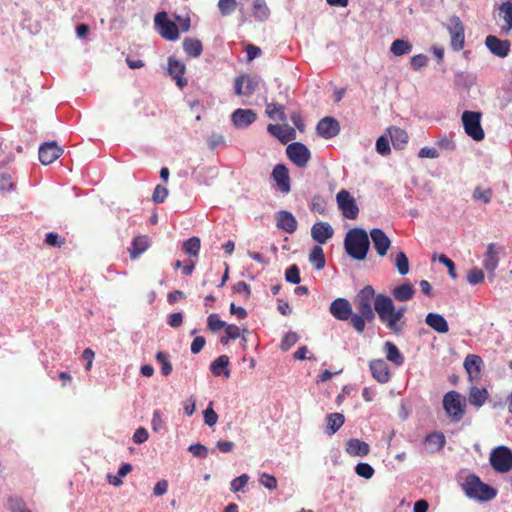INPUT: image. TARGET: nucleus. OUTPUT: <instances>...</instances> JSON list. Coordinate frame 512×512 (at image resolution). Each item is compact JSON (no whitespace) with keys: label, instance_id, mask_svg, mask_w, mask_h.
Returning <instances> with one entry per match:
<instances>
[{"label":"nucleus","instance_id":"obj_55","mask_svg":"<svg viewBox=\"0 0 512 512\" xmlns=\"http://www.w3.org/2000/svg\"><path fill=\"white\" fill-rule=\"evenodd\" d=\"M168 196V189L162 185H157L153 191L152 200L155 203H163Z\"/></svg>","mask_w":512,"mask_h":512},{"label":"nucleus","instance_id":"obj_36","mask_svg":"<svg viewBox=\"0 0 512 512\" xmlns=\"http://www.w3.org/2000/svg\"><path fill=\"white\" fill-rule=\"evenodd\" d=\"M498 15L505 22L506 30L512 29V3L510 1L500 5Z\"/></svg>","mask_w":512,"mask_h":512},{"label":"nucleus","instance_id":"obj_51","mask_svg":"<svg viewBox=\"0 0 512 512\" xmlns=\"http://www.w3.org/2000/svg\"><path fill=\"white\" fill-rule=\"evenodd\" d=\"M355 472L358 476L370 479L374 475V468L368 463H358L355 467Z\"/></svg>","mask_w":512,"mask_h":512},{"label":"nucleus","instance_id":"obj_62","mask_svg":"<svg viewBox=\"0 0 512 512\" xmlns=\"http://www.w3.org/2000/svg\"><path fill=\"white\" fill-rule=\"evenodd\" d=\"M439 262L444 264L446 268H448L449 275L453 279L457 278V274L455 272V264L450 258H448L445 254H441L439 256Z\"/></svg>","mask_w":512,"mask_h":512},{"label":"nucleus","instance_id":"obj_28","mask_svg":"<svg viewBox=\"0 0 512 512\" xmlns=\"http://www.w3.org/2000/svg\"><path fill=\"white\" fill-rule=\"evenodd\" d=\"M267 131L278 138L282 143H286L295 136L293 128H284L278 124H269L267 126Z\"/></svg>","mask_w":512,"mask_h":512},{"label":"nucleus","instance_id":"obj_19","mask_svg":"<svg viewBox=\"0 0 512 512\" xmlns=\"http://www.w3.org/2000/svg\"><path fill=\"white\" fill-rule=\"evenodd\" d=\"M333 234L334 230L328 222H317L311 228L312 238L319 244H325Z\"/></svg>","mask_w":512,"mask_h":512},{"label":"nucleus","instance_id":"obj_33","mask_svg":"<svg viewBox=\"0 0 512 512\" xmlns=\"http://www.w3.org/2000/svg\"><path fill=\"white\" fill-rule=\"evenodd\" d=\"M388 131L394 148L402 149L408 142V134L405 130L399 127H392Z\"/></svg>","mask_w":512,"mask_h":512},{"label":"nucleus","instance_id":"obj_43","mask_svg":"<svg viewBox=\"0 0 512 512\" xmlns=\"http://www.w3.org/2000/svg\"><path fill=\"white\" fill-rule=\"evenodd\" d=\"M7 506L10 512H32L27 508L25 501L22 498L16 496L8 498Z\"/></svg>","mask_w":512,"mask_h":512},{"label":"nucleus","instance_id":"obj_37","mask_svg":"<svg viewBox=\"0 0 512 512\" xmlns=\"http://www.w3.org/2000/svg\"><path fill=\"white\" fill-rule=\"evenodd\" d=\"M488 397V392L486 389L472 388L469 394V402L470 404L481 407L484 405Z\"/></svg>","mask_w":512,"mask_h":512},{"label":"nucleus","instance_id":"obj_45","mask_svg":"<svg viewBox=\"0 0 512 512\" xmlns=\"http://www.w3.org/2000/svg\"><path fill=\"white\" fill-rule=\"evenodd\" d=\"M395 265L400 275L404 276L409 272V261L404 252L396 254Z\"/></svg>","mask_w":512,"mask_h":512},{"label":"nucleus","instance_id":"obj_5","mask_svg":"<svg viewBox=\"0 0 512 512\" xmlns=\"http://www.w3.org/2000/svg\"><path fill=\"white\" fill-rule=\"evenodd\" d=\"M481 113L475 111H464L462 122L465 133L475 141H481L485 137L484 130L480 123Z\"/></svg>","mask_w":512,"mask_h":512},{"label":"nucleus","instance_id":"obj_52","mask_svg":"<svg viewBox=\"0 0 512 512\" xmlns=\"http://www.w3.org/2000/svg\"><path fill=\"white\" fill-rule=\"evenodd\" d=\"M207 326L212 331H219L222 328H225L226 323L222 321L218 314H211L207 318Z\"/></svg>","mask_w":512,"mask_h":512},{"label":"nucleus","instance_id":"obj_9","mask_svg":"<svg viewBox=\"0 0 512 512\" xmlns=\"http://www.w3.org/2000/svg\"><path fill=\"white\" fill-rule=\"evenodd\" d=\"M329 312L340 321H352L354 315L351 303L346 298H337L331 302Z\"/></svg>","mask_w":512,"mask_h":512},{"label":"nucleus","instance_id":"obj_30","mask_svg":"<svg viewBox=\"0 0 512 512\" xmlns=\"http://www.w3.org/2000/svg\"><path fill=\"white\" fill-rule=\"evenodd\" d=\"M149 238L145 235L137 236L133 239L132 247L129 249L131 259H136L144 253L149 247Z\"/></svg>","mask_w":512,"mask_h":512},{"label":"nucleus","instance_id":"obj_31","mask_svg":"<svg viewBox=\"0 0 512 512\" xmlns=\"http://www.w3.org/2000/svg\"><path fill=\"white\" fill-rule=\"evenodd\" d=\"M228 365L229 357L227 355H221L211 363L210 370L214 376L224 375L229 377L230 371L227 369Z\"/></svg>","mask_w":512,"mask_h":512},{"label":"nucleus","instance_id":"obj_21","mask_svg":"<svg viewBox=\"0 0 512 512\" xmlns=\"http://www.w3.org/2000/svg\"><path fill=\"white\" fill-rule=\"evenodd\" d=\"M345 451L350 456L365 457L370 452V446L365 441L357 438H351L345 444Z\"/></svg>","mask_w":512,"mask_h":512},{"label":"nucleus","instance_id":"obj_44","mask_svg":"<svg viewBox=\"0 0 512 512\" xmlns=\"http://www.w3.org/2000/svg\"><path fill=\"white\" fill-rule=\"evenodd\" d=\"M238 2L237 0H219L218 1V9L222 16L231 15L237 8Z\"/></svg>","mask_w":512,"mask_h":512},{"label":"nucleus","instance_id":"obj_22","mask_svg":"<svg viewBox=\"0 0 512 512\" xmlns=\"http://www.w3.org/2000/svg\"><path fill=\"white\" fill-rule=\"evenodd\" d=\"M297 220L288 211H280L277 215V227L283 231L292 234L297 230Z\"/></svg>","mask_w":512,"mask_h":512},{"label":"nucleus","instance_id":"obj_3","mask_svg":"<svg viewBox=\"0 0 512 512\" xmlns=\"http://www.w3.org/2000/svg\"><path fill=\"white\" fill-rule=\"evenodd\" d=\"M463 489L469 497L477 498L481 501H489L496 496L495 489L483 483L475 475H470L466 478Z\"/></svg>","mask_w":512,"mask_h":512},{"label":"nucleus","instance_id":"obj_50","mask_svg":"<svg viewBox=\"0 0 512 512\" xmlns=\"http://www.w3.org/2000/svg\"><path fill=\"white\" fill-rule=\"evenodd\" d=\"M299 340V336L296 332H288L286 333V335L283 337L282 341H281V349L283 351H287L289 350L293 345H295Z\"/></svg>","mask_w":512,"mask_h":512},{"label":"nucleus","instance_id":"obj_27","mask_svg":"<svg viewBox=\"0 0 512 512\" xmlns=\"http://www.w3.org/2000/svg\"><path fill=\"white\" fill-rule=\"evenodd\" d=\"M383 351L385 352L386 359L395 366H401L404 363V356L398 349V347L390 341L384 343Z\"/></svg>","mask_w":512,"mask_h":512},{"label":"nucleus","instance_id":"obj_61","mask_svg":"<svg viewBox=\"0 0 512 512\" xmlns=\"http://www.w3.org/2000/svg\"><path fill=\"white\" fill-rule=\"evenodd\" d=\"M447 29L450 32H464L461 20L457 16H451L447 22Z\"/></svg>","mask_w":512,"mask_h":512},{"label":"nucleus","instance_id":"obj_46","mask_svg":"<svg viewBox=\"0 0 512 512\" xmlns=\"http://www.w3.org/2000/svg\"><path fill=\"white\" fill-rule=\"evenodd\" d=\"M177 24V31L178 32H188L190 29V16L188 13L185 14H175L174 20Z\"/></svg>","mask_w":512,"mask_h":512},{"label":"nucleus","instance_id":"obj_18","mask_svg":"<svg viewBox=\"0 0 512 512\" xmlns=\"http://www.w3.org/2000/svg\"><path fill=\"white\" fill-rule=\"evenodd\" d=\"M499 260L500 259H499L498 252L496 249V244L495 243L488 244L482 265H483L484 269L490 274V276H489L490 279H493L495 276L494 271L498 267Z\"/></svg>","mask_w":512,"mask_h":512},{"label":"nucleus","instance_id":"obj_47","mask_svg":"<svg viewBox=\"0 0 512 512\" xmlns=\"http://www.w3.org/2000/svg\"><path fill=\"white\" fill-rule=\"evenodd\" d=\"M156 360L161 364V373L168 376L172 372V364L168 359V355L162 351L156 353Z\"/></svg>","mask_w":512,"mask_h":512},{"label":"nucleus","instance_id":"obj_14","mask_svg":"<svg viewBox=\"0 0 512 512\" xmlns=\"http://www.w3.org/2000/svg\"><path fill=\"white\" fill-rule=\"evenodd\" d=\"M370 237L377 254L381 257L385 256L391 246V241L388 236L382 229L374 228L370 231Z\"/></svg>","mask_w":512,"mask_h":512},{"label":"nucleus","instance_id":"obj_26","mask_svg":"<svg viewBox=\"0 0 512 512\" xmlns=\"http://www.w3.org/2000/svg\"><path fill=\"white\" fill-rule=\"evenodd\" d=\"M425 322L438 333H447L449 331L446 319L438 313H428L426 315Z\"/></svg>","mask_w":512,"mask_h":512},{"label":"nucleus","instance_id":"obj_48","mask_svg":"<svg viewBox=\"0 0 512 512\" xmlns=\"http://www.w3.org/2000/svg\"><path fill=\"white\" fill-rule=\"evenodd\" d=\"M285 280L292 284H299L301 281L300 271L297 265L289 266L285 271Z\"/></svg>","mask_w":512,"mask_h":512},{"label":"nucleus","instance_id":"obj_15","mask_svg":"<svg viewBox=\"0 0 512 512\" xmlns=\"http://www.w3.org/2000/svg\"><path fill=\"white\" fill-rule=\"evenodd\" d=\"M272 178L276 182L278 189L282 193H289L291 190L290 177L287 167L283 164H277L272 171Z\"/></svg>","mask_w":512,"mask_h":512},{"label":"nucleus","instance_id":"obj_8","mask_svg":"<svg viewBox=\"0 0 512 512\" xmlns=\"http://www.w3.org/2000/svg\"><path fill=\"white\" fill-rule=\"evenodd\" d=\"M287 157L298 167L304 168L310 160L309 149L300 142H293L286 148Z\"/></svg>","mask_w":512,"mask_h":512},{"label":"nucleus","instance_id":"obj_57","mask_svg":"<svg viewBox=\"0 0 512 512\" xmlns=\"http://www.w3.org/2000/svg\"><path fill=\"white\" fill-rule=\"evenodd\" d=\"M428 63V58L424 54H418L411 58L410 65L414 70H420L425 67Z\"/></svg>","mask_w":512,"mask_h":512},{"label":"nucleus","instance_id":"obj_40","mask_svg":"<svg viewBox=\"0 0 512 512\" xmlns=\"http://www.w3.org/2000/svg\"><path fill=\"white\" fill-rule=\"evenodd\" d=\"M411 50H412V44H410L408 41H405L402 39H397V40L393 41V43L390 47V51L395 56H402L404 54H408L411 52Z\"/></svg>","mask_w":512,"mask_h":512},{"label":"nucleus","instance_id":"obj_20","mask_svg":"<svg viewBox=\"0 0 512 512\" xmlns=\"http://www.w3.org/2000/svg\"><path fill=\"white\" fill-rule=\"evenodd\" d=\"M168 72L176 80L177 85L183 88L187 85V80L183 78L185 65L174 57L168 59Z\"/></svg>","mask_w":512,"mask_h":512},{"label":"nucleus","instance_id":"obj_49","mask_svg":"<svg viewBox=\"0 0 512 512\" xmlns=\"http://www.w3.org/2000/svg\"><path fill=\"white\" fill-rule=\"evenodd\" d=\"M485 275L484 272L479 268L471 269L467 274V281L471 285H477L484 281Z\"/></svg>","mask_w":512,"mask_h":512},{"label":"nucleus","instance_id":"obj_56","mask_svg":"<svg viewBox=\"0 0 512 512\" xmlns=\"http://www.w3.org/2000/svg\"><path fill=\"white\" fill-rule=\"evenodd\" d=\"M249 477L247 474H242L239 477H236L231 482V491L238 492L242 490L248 483Z\"/></svg>","mask_w":512,"mask_h":512},{"label":"nucleus","instance_id":"obj_35","mask_svg":"<svg viewBox=\"0 0 512 512\" xmlns=\"http://www.w3.org/2000/svg\"><path fill=\"white\" fill-rule=\"evenodd\" d=\"M253 16L259 21H266L270 16V9L265 0H254L252 5Z\"/></svg>","mask_w":512,"mask_h":512},{"label":"nucleus","instance_id":"obj_23","mask_svg":"<svg viewBox=\"0 0 512 512\" xmlns=\"http://www.w3.org/2000/svg\"><path fill=\"white\" fill-rule=\"evenodd\" d=\"M154 25L160 32H178L176 22L171 20L165 11L158 12L155 15Z\"/></svg>","mask_w":512,"mask_h":512},{"label":"nucleus","instance_id":"obj_29","mask_svg":"<svg viewBox=\"0 0 512 512\" xmlns=\"http://www.w3.org/2000/svg\"><path fill=\"white\" fill-rule=\"evenodd\" d=\"M415 289L412 284L404 283L395 287L392 291L393 297L399 302H406L413 298Z\"/></svg>","mask_w":512,"mask_h":512},{"label":"nucleus","instance_id":"obj_64","mask_svg":"<svg viewBox=\"0 0 512 512\" xmlns=\"http://www.w3.org/2000/svg\"><path fill=\"white\" fill-rule=\"evenodd\" d=\"M233 291L238 294H243L246 298L250 296V286L245 281H239L233 286Z\"/></svg>","mask_w":512,"mask_h":512},{"label":"nucleus","instance_id":"obj_16","mask_svg":"<svg viewBox=\"0 0 512 512\" xmlns=\"http://www.w3.org/2000/svg\"><path fill=\"white\" fill-rule=\"evenodd\" d=\"M257 119V114L251 109H236L231 116L235 127L245 128L251 125Z\"/></svg>","mask_w":512,"mask_h":512},{"label":"nucleus","instance_id":"obj_53","mask_svg":"<svg viewBox=\"0 0 512 512\" xmlns=\"http://www.w3.org/2000/svg\"><path fill=\"white\" fill-rule=\"evenodd\" d=\"M45 243L49 246L61 248L65 245V238L60 237L57 233L49 232L45 236Z\"/></svg>","mask_w":512,"mask_h":512},{"label":"nucleus","instance_id":"obj_6","mask_svg":"<svg viewBox=\"0 0 512 512\" xmlns=\"http://www.w3.org/2000/svg\"><path fill=\"white\" fill-rule=\"evenodd\" d=\"M490 464L500 473L509 472L512 469V451L506 446L495 448L490 454Z\"/></svg>","mask_w":512,"mask_h":512},{"label":"nucleus","instance_id":"obj_17","mask_svg":"<svg viewBox=\"0 0 512 512\" xmlns=\"http://www.w3.org/2000/svg\"><path fill=\"white\" fill-rule=\"evenodd\" d=\"M487 48L496 56L504 58L510 51V42L508 40L498 39L490 34L485 41Z\"/></svg>","mask_w":512,"mask_h":512},{"label":"nucleus","instance_id":"obj_41","mask_svg":"<svg viewBox=\"0 0 512 512\" xmlns=\"http://www.w3.org/2000/svg\"><path fill=\"white\" fill-rule=\"evenodd\" d=\"M201 247L200 238L193 236L187 239L182 246L183 251L190 256H197Z\"/></svg>","mask_w":512,"mask_h":512},{"label":"nucleus","instance_id":"obj_59","mask_svg":"<svg viewBox=\"0 0 512 512\" xmlns=\"http://www.w3.org/2000/svg\"><path fill=\"white\" fill-rule=\"evenodd\" d=\"M259 481L269 490H275L277 488V479L273 475L263 473Z\"/></svg>","mask_w":512,"mask_h":512},{"label":"nucleus","instance_id":"obj_1","mask_svg":"<svg viewBox=\"0 0 512 512\" xmlns=\"http://www.w3.org/2000/svg\"><path fill=\"white\" fill-rule=\"evenodd\" d=\"M357 313H354L350 326L358 333H363L367 322L375 319V312L379 320L395 334L402 332L404 322L401 320L406 313L405 307L396 309L393 300L384 294L376 295L371 285L362 288L353 299Z\"/></svg>","mask_w":512,"mask_h":512},{"label":"nucleus","instance_id":"obj_39","mask_svg":"<svg viewBox=\"0 0 512 512\" xmlns=\"http://www.w3.org/2000/svg\"><path fill=\"white\" fill-rule=\"evenodd\" d=\"M309 260L317 270L323 269L326 263L323 249L320 246H314L310 252Z\"/></svg>","mask_w":512,"mask_h":512},{"label":"nucleus","instance_id":"obj_11","mask_svg":"<svg viewBox=\"0 0 512 512\" xmlns=\"http://www.w3.org/2000/svg\"><path fill=\"white\" fill-rule=\"evenodd\" d=\"M63 153V149L56 142H46L39 148V160L44 165H49L58 159Z\"/></svg>","mask_w":512,"mask_h":512},{"label":"nucleus","instance_id":"obj_12","mask_svg":"<svg viewBox=\"0 0 512 512\" xmlns=\"http://www.w3.org/2000/svg\"><path fill=\"white\" fill-rule=\"evenodd\" d=\"M372 377L379 383L384 384L390 380L391 373L388 364L383 359H374L369 363Z\"/></svg>","mask_w":512,"mask_h":512},{"label":"nucleus","instance_id":"obj_25","mask_svg":"<svg viewBox=\"0 0 512 512\" xmlns=\"http://www.w3.org/2000/svg\"><path fill=\"white\" fill-rule=\"evenodd\" d=\"M483 364L482 358L476 354H469L464 360V367L471 379L478 378L481 366Z\"/></svg>","mask_w":512,"mask_h":512},{"label":"nucleus","instance_id":"obj_2","mask_svg":"<svg viewBox=\"0 0 512 512\" xmlns=\"http://www.w3.org/2000/svg\"><path fill=\"white\" fill-rule=\"evenodd\" d=\"M346 253L353 259L362 261L367 257L370 247L369 236L362 228L350 229L344 239Z\"/></svg>","mask_w":512,"mask_h":512},{"label":"nucleus","instance_id":"obj_10","mask_svg":"<svg viewBox=\"0 0 512 512\" xmlns=\"http://www.w3.org/2000/svg\"><path fill=\"white\" fill-rule=\"evenodd\" d=\"M259 85V79L249 75H241L235 79V93L237 95H252Z\"/></svg>","mask_w":512,"mask_h":512},{"label":"nucleus","instance_id":"obj_63","mask_svg":"<svg viewBox=\"0 0 512 512\" xmlns=\"http://www.w3.org/2000/svg\"><path fill=\"white\" fill-rule=\"evenodd\" d=\"M217 420H218L217 413L211 407H208L204 411V422H205V424L210 426V427H212V426H214L217 423Z\"/></svg>","mask_w":512,"mask_h":512},{"label":"nucleus","instance_id":"obj_38","mask_svg":"<svg viewBox=\"0 0 512 512\" xmlns=\"http://www.w3.org/2000/svg\"><path fill=\"white\" fill-rule=\"evenodd\" d=\"M445 436L441 432H433L425 437V443L432 446L433 451L441 450L445 445Z\"/></svg>","mask_w":512,"mask_h":512},{"label":"nucleus","instance_id":"obj_54","mask_svg":"<svg viewBox=\"0 0 512 512\" xmlns=\"http://www.w3.org/2000/svg\"><path fill=\"white\" fill-rule=\"evenodd\" d=\"M492 195L493 191L491 188L481 190L480 187H477L473 192V198L476 200H482L484 203H489L492 199Z\"/></svg>","mask_w":512,"mask_h":512},{"label":"nucleus","instance_id":"obj_13","mask_svg":"<svg viewBox=\"0 0 512 512\" xmlns=\"http://www.w3.org/2000/svg\"><path fill=\"white\" fill-rule=\"evenodd\" d=\"M316 131L321 137L330 139L339 133L340 126L336 119L332 117H325L318 122Z\"/></svg>","mask_w":512,"mask_h":512},{"label":"nucleus","instance_id":"obj_32","mask_svg":"<svg viewBox=\"0 0 512 512\" xmlns=\"http://www.w3.org/2000/svg\"><path fill=\"white\" fill-rule=\"evenodd\" d=\"M265 113L268 118L274 121H286V114H285V107L282 104L278 103H266V110Z\"/></svg>","mask_w":512,"mask_h":512},{"label":"nucleus","instance_id":"obj_7","mask_svg":"<svg viewBox=\"0 0 512 512\" xmlns=\"http://www.w3.org/2000/svg\"><path fill=\"white\" fill-rule=\"evenodd\" d=\"M336 200L338 207L345 218L353 220L358 216L359 208L355 199L347 190H340L337 193Z\"/></svg>","mask_w":512,"mask_h":512},{"label":"nucleus","instance_id":"obj_42","mask_svg":"<svg viewBox=\"0 0 512 512\" xmlns=\"http://www.w3.org/2000/svg\"><path fill=\"white\" fill-rule=\"evenodd\" d=\"M185 52L193 57H197L202 53V44L198 39H186L183 43Z\"/></svg>","mask_w":512,"mask_h":512},{"label":"nucleus","instance_id":"obj_4","mask_svg":"<svg viewBox=\"0 0 512 512\" xmlns=\"http://www.w3.org/2000/svg\"><path fill=\"white\" fill-rule=\"evenodd\" d=\"M466 399L457 391H449L443 397V408L454 422L462 420L465 414Z\"/></svg>","mask_w":512,"mask_h":512},{"label":"nucleus","instance_id":"obj_58","mask_svg":"<svg viewBox=\"0 0 512 512\" xmlns=\"http://www.w3.org/2000/svg\"><path fill=\"white\" fill-rule=\"evenodd\" d=\"M376 150L381 155H388L391 152L389 141L385 136H380L377 139Z\"/></svg>","mask_w":512,"mask_h":512},{"label":"nucleus","instance_id":"obj_60","mask_svg":"<svg viewBox=\"0 0 512 512\" xmlns=\"http://www.w3.org/2000/svg\"><path fill=\"white\" fill-rule=\"evenodd\" d=\"M188 450L195 456V457H198V458H206L207 455H208V449L206 448V446L200 444V443H197V444H191L188 448Z\"/></svg>","mask_w":512,"mask_h":512},{"label":"nucleus","instance_id":"obj_24","mask_svg":"<svg viewBox=\"0 0 512 512\" xmlns=\"http://www.w3.org/2000/svg\"><path fill=\"white\" fill-rule=\"evenodd\" d=\"M154 25L160 32H178L176 22L171 20L165 11L158 12L155 15Z\"/></svg>","mask_w":512,"mask_h":512},{"label":"nucleus","instance_id":"obj_34","mask_svg":"<svg viewBox=\"0 0 512 512\" xmlns=\"http://www.w3.org/2000/svg\"><path fill=\"white\" fill-rule=\"evenodd\" d=\"M326 433L332 435L336 433L345 422V418L341 413H331L327 415Z\"/></svg>","mask_w":512,"mask_h":512}]
</instances>
